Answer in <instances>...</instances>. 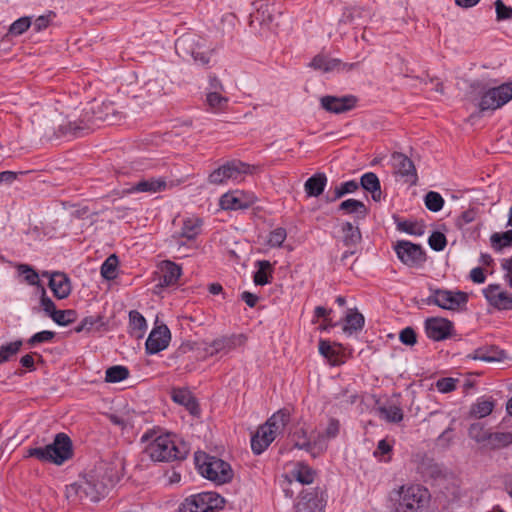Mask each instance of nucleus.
<instances>
[{
    "label": "nucleus",
    "instance_id": "47",
    "mask_svg": "<svg viewBox=\"0 0 512 512\" xmlns=\"http://www.w3.org/2000/svg\"><path fill=\"white\" fill-rule=\"evenodd\" d=\"M491 243H492V246L497 250H501L502 248L511 245L512 244V230H508L504 233H494L491 236Z\"/></svg>",
    "mask_w": 512,
    "mask_h": 512
},
{
    "label": "nucleus",
    "instance_id": "9",
    "mask_svg": "<svg viewBox=\"0 0 512 512\" xmlns=\"http://www.w3.org/2000/svg\"><path fill=\"white\" fill-rule=\"evenodd\" d=\"M224 498L215 492H203L187 497L180 505V512H215L223 508Z\"/></svg>",
    "mask_w": 512,
    "mask_h": 512
},
{
    "label": "nucleus",
    "instance_id": "27",
    "mask_svg": "<svg viewBox=\"0 0 512 512\" xmlns=\"http://www.w3.org/2000/svg\"><path fill=\"white\" fill-rule=\"evenodd\" d=\"M326 184V175L324 173H316L305 182V192L309 197H318L323 193Z\"/></svg>",
    "mask_w": 512,
    "mask_h": 512
},
{
    "label": "nucleus",
    "instance_id": "64",
    "mask_svg": "<svg viewBox=\"0 0 512 512\" xmlns=\"http://www.w3.org/2000/svg\"><path fill=\"white\" fill-rule=\"evenodd\" d=\"M109 419L114 425H117V426L121 427L122 429L131 425L130 421L121 415L111 414V415H109Z\"/></svg>",
    "mask_w": 512,
    "mask_h": 512
},
{
    "label": "nucleus",
    "instance_id": "48",
    "mask_svg": "<svg viewBox=\"0 0 512 512\" xmlns=\"http://www.w3.org/2000/svg\"><path fill=\"white\" fill-rule=\"evenodd\" d=\"M22 346V341L18 340L15 342L2 345L0 347V364L8 361L13 355H15Z\"/></svg>",
    "mask_w": 512,
    "mask_h": 512
},
{
    "label": "nucleus",
    "instance_id": "6",
    "mask_svg": "<svg viewBox=\"0 0 512 512\" xmlns=\"http://www.w3.org/2000/svg\"><path fill=\"white\" fill-rule=\"evenodd\" d=\"M195 461L202 476L217 484L228 483L233 478V470L222 459L208 456L205 453H196Z\"/></svg>",
    "mask_w": 512,
    "mask_h": 512
},
{
    "label": "nucleus",
    "instance_id": "44",
    "mask_svg": "<svg viewBox=\"0 0 512 512\" xmlns=\"http://www.w3.org/2000/svg\"><path fill=\"white\" fill-rule=\"evenodd\" d=\"M52 320L60 326H67L73 323L77 314L74 310H56L53 314H51Z\"/></svg>",
    "mask_w": 512,
    "mask_h": 512
},
{
    "label": "nucleus",
    "instance_id": "14",
    "mask_svg": "<svg viewBox=\"0 0 512 512\" xmlns=\"http://www.w3.org/2000/svg\"><path fill=\"white\" fill-rule=\"evenodd\" d=\"M247 337L244 334H233L230 336H223L206 343L204 351L207 355L213 356L218 353L227 354L230 351L245 345Z\"/></svg>",
    "mask_w": 512,
    "mask_h": 512
},
{
    "label": "nucleus",
    "instance_id": "29",
    "mask_svg": "<svg viewBox=\"0 0 512 512\" xmlns=\"http://www.w3.org/2000/svg\"><path fill=\"white\" fill-rule=\"evenodd\" d=\"M340 432V422L335 418L328 421L325 430L317 436L318 448L323 451L327 448V441L334 439Z\"/></svg>",
    "mask_w": 512,
    "mask_h": 512
},
{
    "label": "nucleus",
    "instance_id": "41",
    "mask_svg": "<svg viewBox=\"0 0 512 512\" xmlns=\"http://www.w3.org/2000/svg\"><path fill=\"white\" fill-rule=\"evenodd\" d=\"M129 370L120 365L112 366L106 370L105 381L108 383H117L127 379Z\"/></svg>",
    "mask_w": 512,
    "mask_h": 512
},
{
    "label": "nucleus",
    "instance_id": "21",
    "mask_svg": "<svg viewBox=\"0 0 512 512\" xmlns=\"http://www.w3.org/2000/svg\"><path fill=\"white\" fill-rule=\"evenodd\" d=\"M323 109L330 113H344L353 109L357 99L355 96L348 95L343 97L324 96L320 100Z\"/></svg>",
    "mask_w": 512,
    "mask_h": 512
},
{
    "label": "nucleus",
    "instance_id": "26",
    "mask_svg": "<svg viewBox=\"0 0 512 512\" xmlns=\"http://www.w3.org/2000/svg\"><path fill=\"white\" fill-rule=\"evenodd\" d=\"M168 188V183L164 178H149L137 182L132 188V192L157 193Z\"/></svg>",
    "mask_w": 512,
    "mask_h": 512
},
{
    "label": "nucleus",
    "instance_id": "49",
    "mask_svg": "<svg viewBox=\"0 0 512 512\" xmlns=\"http://www.w3.org/2000/svg\"><path fill=\"white\" fill-rule=\"evenodd\" d=\"M30 26L31 19L29 17H21L10 25L9 34L19 36L27 31Z\"/></svg>",
    "mask_w": 512,
    "mask_h": 512
},
{
    "label": "nucleus",
    "instance_id": "56",
    "mask_svg": "<svg viewBox=\"0 0 512 512\" xmlns=\"http://www.w3.org/2000/svg\"><path fill=\"white\" fill-rule=\"evenodd\" d=\"M400 341L407 346H413L417 342V335L413 328L406 327L399 334Z\"/></svg>",
    "mask_w": 512,
    "mask_h": 512
},
{
    "label": "nucleus",
    "instance_id": "23",
    "mask_svg": "<svg viewBox=\"0 0 512 512\" xmlns=\"http://www.w3.org/2000/svg\"><path fill=\"white\" fill-rule=\"evenodd\" d=\"M282 12L275 5H263L257 11V19L270 30H275L280 25Z\"/></svg>",
    "mask_w": 512,
    "mask_h": 512
},
{
    "label": "nucleus",
    "instance_id": "7",
    "mask_svg": "<svg viewBox=\"0 0 512 512\" xmlns=\"http://www.w3.org/2000/svg\"><path fill=\"white\" fill-rule=\"evenodd\" d=\"M397 493L398 512H420L430 500L429 491L419 484L402 485Z\"/></svg>",
    "mask_w": 512,
    "mask_h": 512
},
{
    "label": "nucleus",
    "instance_id": "37",
    "mask_svg": "<svg viewBox=\"0 0 512 512\" xmlns=\"http://www.w3.org/2000/svg\"><path fill=\"white\" fill-rule=\"evenodd\" d=\"M319 352L333 366H338L342 363L338 351L336 350L335 346L330 344L329 341L321 340L319 342Z\"/></svg>",
    "mask_w": 512,
    "mask_h": 512
},
{
    "label": "nucleus",
    "instance_id": "61",
    "mask_svg": "<svg viewBox=\"0 0 512 512\" xmlns=\"http://www.w3.org/2000/svg\"><path fill=\"white\" fill-rule=\"evenodd\" d=\"M52 16H54L53 13H50L48 15H41L39 16L35 21H34V29L39 32V31H42L44 29H46L50 22H51V18Z\"/></svg>",
    "mask_w": 512,
    "mask_h": 512
},
{
    "label": "nucleus",
    "instance_id": "24",
    "mask_svg": "<svg viewBox=\"0 0 512 512\" xmlns=\"http://www.w3.org/2000/svg\"><path fill=\"white\" fill-rule=\"evenodd\" d=\"M159 270L161 274V286H170L176 284L182 273L181 267L169 260L162 261L159 266Z\"/></svg>",
    "mask_w": 512,
    "mask_h": 512
},
{
    "label": "nucleus",
    "instance_id": "52",
    "mask_svg": "<svg viewBox=\"0 0 512 512\" xmlns=\"http://www.w3.org/2000/svg\"><path fill=\"white\" fill-rule=\"evenodd\" d=\"M428 243L433 250L442 251L445 248L447 241L443 233L436 231L430 235Z\"/></svg>",
    "mask_w": 512,
    "mask_h": 512
},
{
    "label": "nucleus",
    "instance_id": "19",
    "mask_svg": "<svg viewBox=\"0 0 512 512\" xmlns=\"http://www.w3.org/2000/svg\"><path fill=\"white\" fill-rule=\"evenodd\" d=\"M202 220L198 217H188L183 220V224L180 232L172 235V242L178 246L179 251L185 243L182 241L183 238L187 240H194L202 230Z\"/></svg>",
    "mask_w": 512,
    "mask_h": 512
},
{
    "label": "nucleus",
    "instance_id": "28",
    "mask_svg": "<svg viewBox=\"0 0 512 512\" xmlns=\"http://www.w3.org/2000/svg\"><path fill=\"white\" fill-rule=\"evenodd\" d=\"M360 184L363 189L370 192L372 194V198L374 201L381 200V186L380 181L377 175L373 172H368L362 175L360 179Z\"/></svg>",
    "mask_w": 512,
    "mask_h": 512
},
{
    "label": "nucleus",
    "instance_id": "59",
    "mask_svg": "<svg viewBox=\"0 0 512 512\" xmlns=\"http://www.w3.org/2000/svg\"><path fill=\"white\" fill-rule=\"evenodd\" d=\"M457 380L453 378H442L436 382V388L441 393H449L456 388Z\"/></svg>",
    "mask_w": 512,
    "mask_h": 512
},
{
    "label": "nucleus",
    "instance_id": "57",
    "mask_svg": "<svg viewBox=\"0 0 512 512\" xmlns=\"http://www.w3.org/2000/svg\"><path fill=\"white\" fill-rule=\"evenodd\" d=\"M55 336V333L52 331L44 330L34 334L29 340L28 344L33 346L39 343L49 342Z\"/></svg>",
    "mask_w": 512,
    "mask_h": 512
},
{
    "label": "nucleus",
    "instance_id": "20",
    "mask_svg": "<svg viewBox=\"0 0 512 512\" xmlns=\"http://www.w3.org/2000/svg\"><path fill=\"white\" fill-rule=\"evenodd\" d=\"M453 323L446 318L432 317L425 321L427 336L434 341H441L451 335Z\"/></svg>",
    "mask_w": 512,
    "mask_h": 512
},
{
    "label": "nucleus",
    "instance_id": "62",
    "mask_svg": "<svg viewBox=\"0 0 512 512\" xmlns=\"http://www.w3.org/2000/svg\"><path fill=\"white\" fill-rule=\"evenodd\" d=\"M397 227L400 231L406 232L408 234H420V231L417 230V225L409 221L400 222L398 223Z\"/></svg>",
    "mask_w": 512,
    "mask_h": 512
},
{
    "label": "nucleus",
    "instance_id": "50",
    "mask_svg": "<svg viewBox=\"0 0 512 512\" xmlns=\"http://www.w3.org/2000/svg\"><path fill=\"white\" fill-rule=\"evenodd\" d=\"M296 512H322V509L316 498H310L300 500L296 505Z\"/></svg>",
    "mask_w": 512,
    "mask_h": 512
},
{
    "label": "nucleus",
    "instance_id": "30",
    "mask_svg": "<svg viewBox=\"0 0 512 512\" xmlns=\"http://www.w3.org/2000/svg\"><path fill=\"white\" fill-rule=\"evenodd\" d=\"M291 475L299 483L308 485L314 481L315 471L308 465L302 462H298L291 471Z\"/></svg>",
    "mask_w": 512,
    "mask_h": 512
},
{
    "label": "nucleus",
    "instance_id": "11",
    "mask_svg": "<svg viewBox=\"0 0 512 512\" xmlns=\"http://www.w3.org/2000/svg\"><path fill=\"white\" fill-rule=\"evenodd\" d=\"M204 42V39L198 35L186 34L176 40L175 49L183 59L192 57L196 63L206 65L209 63V56L199 51L204 46Z\"/></svg>",
    "mask_w": 512,
    "mask_h": 512
},
{
    "label": "nucleus",
    "instance_id": "45",
    "mask_svg": "<svg viewBox=\"0 0 512 512\" xmlns=\"http://www.w3.org/2000/svg\"><path fill=\"white\" fill-rule=\"evenodd\" d=\"M364 325V317L358 312L349 313L345 318V325L343 330L345 332H352L360 330Z\"/></svg>",
    "mask_w": 512,
    "mask_h": 512
},
{
    "label": "nucleus",
    "instance_id": "1",
    "mask_svg": "<svg viewBox=\"0 0 512 512\" xmlns=\"http://www.w3.org/2000/svg\"><path fill=\"white\" fill-rule=\"evenodd\" d=\"M120 471V463L100 462L66 487V497L71 501L98 502L119 480Z\"/></svg>",
    "mask_w": 512,
    "mask_h": 512
},
{
    "label": "nucleus",
    "instance_id": "35",
    "mask_svg": "<svg viewBox=\"0 0 512 512\" xmlns=\"http://www.w3.org/2000/svg\"><path fill=\"white\" fill-rule=\"evenodd\" d=\"M499 354L500 353L492 347H481L469 354L468 358L485 362H496L500 361L502 358Z\"/></svg>",
    "mask_w": 512,
    "mask_h": 512
},
{
    "label": "nucleus",
    "instance_id": "10",
    "mask_svg": "<svg viewBox=\"0 0 512 512\" xmlns=\"http://www.w3.org/2000/svg\"><path fill=\"white\" fill-rule=\"evenodd\" d=\"M428 305H436L445 310H459L468 302V294L462 291L430 288V295L425 300Z\"/></svg>",
    "mask_w": 512,
    "mask_h": 512
},
{
    "label": "nucleus",
    "instance_id": "38",
    "mask_svg": "<svg viewBox=\"0 0 512 512\" xmlns=\"http://www.w3.org/2000/svg\"><path fill=\"white\" fill-rule=\"evenodd\" d=\"M343 242L346 246H353L360 242L361 233L357 226L352 225L350 222H345L342 225Z\"/></svg>",
    "mask_w": 512,
    "mask_h": 512
},
{
    "label": "nucleus",
    "instance_id": "8",
    "mask_svg": "<svg viewBox=\"0 0 512 512\" xmlns=\"http://www.w3.org/2000/svg\"><path fill=\"white\" fill-rule=\"evenodd\" d=\"M255 167L240 160H232L213 170L208 181L214 185L226 184L229 181L241 182L248 174H253Z\"/></svg>",
    "mask_w": 512,
    "mask_h": 512
},
{
    "label": "nucleus",
    "instance_id": "40",
    "mask_svg": "<svg viewBox=\"0 0 512 512\" xmlns=\"http://www.w3.org/2000/svg\"><path fill=\"white\" fill-rule=\"evenodd\" d=\"M339 65H340L339 60L328 59L323 55L315 56L310 63L311 67H313L315 69L322 70L324 72L332 71V70L336 69Z\"/></svg>",
    "mask_w": 512,
    "mask_h": 512
},
{
    "label": "nucleus",
    "instance_id": "25",
    "mask_svg": "<svg viewBox=\"0 0 512 512\" xmlns=\"http://www.w3.org/2000/svg\"><path fill=\"white\" fill-rule=\"evenodd\" d=\"M172 399L174 402L184 406L192 415L199 414V405L189 390L174 389Z\"/></svg>",
    "mask_w": 512,
    "mask_h": 512
},
{
    "label": "nucleus",
    "instance_id": "18",
    "mask_svg": "<svg viewBox=\"0 0 512 512\" xmlns=\"http://www.w3.org/2000/svg\"><path fill=\"white\" fill-rule=\"evenodd\" d=\"M171 340L170 330L166 325H159L152 329L150 332L145 348L148 354H156L166 349Z\"/></svg>",
    "mask_w": 512,
    "mask_h": 512
},
{
    "label": "nucleus",
    "instance_id": "63",
    "mask_svg": "<svg viewBox=\"0 0 512 512\" xmlns=\"http://www.w3.org/2000/svg\"><path fill=\"white\" fill-rule=\"evenodd\" d=\"M470 279L477 284H481L485 282L486 276L484 274V271L480 267L473 268L470 271Z\"/></svg>",
    "mask_w": 512,
    "mask_h": 512
},
{
    "label": "nucleus",
    "instance_id": "4",
    "mask_svg": "<svg viewBox=\"0 0 512 512\" xmlns=\"http://www.w3.org/2000/svg\"><path fill=\"white\" fill-rule=\"evenodd\" d=\"M73 455L72 441L65 433H58L54 441L45 447L30 448L27 451L28 457H34L42 462H50L62 465Z\"/></svg>",
    "mask_w": 512,
    "mask_h": 512
},
{
    "label": "nucleus",
    "instance_id": "34",
    "mask_svg": "<svg viewBox=\"0 0 512 512\" xmlns=\"http://www.w3.org/2000/svg\"><path fill=\"white\" fill-rule=\"evenodd\" d=\"M339 210L345 214H356L361 218L367 215V208L365 204L356 199H347L339 205Z\"/></svg>",
    "mask_w": 512,
    "mask_h": 512
},
{
    "label": "nucleus",
    "instance_id": "39",
    "mask_svg": "<svg viewBox=\"0 0 512 512\" xmlns=\"http://www.w3.org/2000/svg\"><path fill=\"white\" fill-rule=\"evenodd\" d=\"M118 257L115 254L110 255L101 266V275L107 280H113L117 277Z\"/></svg>",
    "mask_w": 512,
    "mask_h": 512
},
{
    "label": "nucleus",
    "instance_id": "5",
    "mask_svg": "<svg viewBox=\"0 0 512 512\" xmlns=\"http://www.w3.org/2000/svg\"><path fill=\"white\" fill-rule=\"evenodd\" d=\"M289 421L284 410L274 413L264 425L260 426L251 439V448L255 454H261L281 433Z\"/></svg>",
    "mask_w": 512,
    "mask_h": 512
},
{
    "label": "nucleus",
    "instance_id": "22",
    "mask_svg": "<svg viewBox=\"0 0 512 512\" xmlns=\"http://www.w3.org/2000/svg\"><path fill=\"white\" fill-rule=\"evenodd\" d=\"M43 276L49 277V287L55 297L65 299L69 296L71 292L70 280L64 273L54 272L49 274L45 272Z\"/></svg>",
    "mask_w": 512,
    "mask_h": 512
},
{
    "label": "nucleus",
    "instance_id": "42",
    "mask_svg": "<svg viewBox=\"0 0 512 512\" xmlns=\"http://www.w3.org/2000/svg\"><path fill=\"white\" fill-rule=\"evenodd\" d=\"M381 418L391 423H398L403 419V412L401 408L390 405L379 408Z\"/></svg>",
    "mask_w": 512,
    "mask_h": 512
},
{
    "label": "nucleus",
    "instance_id": "46",
    "mask_svg": "<svg viewBox=\"0 0 512 512\" xmlns=\"http://www.w3.org/2000/svg\"><path fill=\"white\" fill-rule=\"evenodd\" d=\"M425 205L428 210L438 212L444 206V199L438 192L430 191L425 196Z\"/></svg>",
    "mask_w": 512,
    "mask_h": 512
},
{
    "label": "nucleus",
    "instance_id": "55",
    "mask_svg": "<svg viewBox=\"0 0 512 512\" xmlns=\"http://www.w3.org/2000/svg\"><path fill=\"white\" fill-rule=\"evenodd\" d=\"M358 183L354 180L347 181L341 184L339 187L335 189V199H339L345 194L353 193L358 189Z\"/></svg>",
    "mask_w": 512,
    "mask_h": 512
},
{
    "label": "nucleus",
    "instance_id": "12",
    "mask_svg": "<svg viewBox=\"0 0 512 512\" xmlns=\"http://www.w3.org/2000/svg\"><path fill=\"white\" fill-rule=\"evenodd\" d=\"M512 100V83L502 84L488 89L481 96L479 108L481 111L496 110Z\"/></svg>",
    "mask_w": 512,
    "mask_h": 512
},
{
    "label": "nucleus",
    "instance_id": "53",
    "mask_svg": "<svg viewBox=\"0 0 512 512\" xmlns=\"http://www.w3.org/2000/svg\"><path fill=\"white\" fill-rule=\"evenodd\" d=\"M287 237L286 230L284 228H276L269 234L268 243L272 247H280Z\"/></svg>",
    "mask_w": 512,
    "mask_h": 512
},
{
    "label": "nucleus",
    "instance_id": "60",
    "mask_svg": "<svg viewBox=\"0 0 512 512\" xmlns=\"http://www.w3.org/2000/svg\"><path fill=\"white\" fill-rule=\"evenodd\" d=\"M41 306L43 310L46 312V314L50 317L51 314H53L57 310L54 302L49 297L46 296L44 288H42Z\"/></svg>",
    "mask_w": 512,
    "mask_h": 512
},
{
    "label": "nucleus",
    "instance_id": "51",
    "mask_svg": "<svg viewBox=\"0 0 512 512\" xmlns=\"http://www.w3.org/2000/svg\"><path fill=\"white\" fill-rule=\"evenodd\" d=\"M129 322L134 330H139L140 332H143L147 327L145 318L136 310L129 312Z\"/></svg>",
    "mask_w": 512,
    "mask_h": 512
},
{
    "label": "nucleus",
    "instance_id": "3",
    "mask_svg": "<svg viewBox=\"0 0 512 512\" xmlns=\"http://www.w3.org/2000/svg\"><path fill=\"white\" fill-rule=\"evenodd\" d=\"M141 440L146 443L145 452L153 461L165 462L186 457V450L178 447L170 434L149 431Z\"/></svg>",
    "mask_w": 512,
    "mask_h": 512
},
{
    "label": "nucleus",
    "instance_id": "31",
    "mask_svg": "<svg viewBox=\"0 0 512 512\" xmlns=\"http://www.w3.org/2000/svg\"><path fill=\"white\" fill-rule=\"evenodd\" d=\"M292 438L295 446L299 449L310 450L312 448H318L317 438L312 440L311 437L308 435V430L305 429L304 427L298 428L293 433Z\"/></svg>",
    "mask_w": 512,
    "mask_h": 512
},
{
    "label": "nucleus",
    "instance_id": "17",
    "mask_svg": "<svg viewBox=\"0 0 512 512\" xmlns=\"http://www.w3.org/2000/svg\"><path fill=\"white\" fill-rule=\"evenodd\" d=\"M392 161L395 173L403 177L410 186H415L418 182V175L413 161L401 152H394Z\"/></svg>",
    "mask_w": 512,
    "mask_h": 512
},
{
    "label": "nucleus",
    "instance_id": "2",
    "mask_svg": "<svg viewBox=\"0 0 512 512\" xmlns=\"http://www.w3.org/2000/svg\"><path fill=\"white\" fill-rule=\"evenodd\" d=\"M122 119V115L116 110L113 103L93 102L79 121H69L59 127L61 136H80L86 130H92L99 122H109L115 124Z\"/></svg>",
    "mask_w": 512,
    "mask_h": 512
},
{
    "label": "nucleus",
    "instance_id": "32",
    "mask_svg": "<svg viewBox=\"0 0 512 512\" xmlns=\"http://www.w3.org/2000/svg\"><path fill=\"white\" fill-rule=\"evenodd\" d=\"M488 445L492 449H502L512 444V432H493L486 437Z\"/></svg>",
    "mask_w": 512,
    "mask_h": 512
},
{
    "label": "nucleus",
    "instance_id": "58",
    "mask_svg": "<svg viewBox=\"0 0 512 512\" xmlns=\"http://www.w3.org/2000/svg\"><path fill=\"white\" fill-rule=\"evenodd\" d=\"M497 20H505L512 17V8L507 7L502 0L495 1Z\"/></svg>",
    "mask_w": 512,
    "mask_h": 512
},
{
    "label": "nucleus",
    "instance_id": "43",
    "mask_svg": "<svg viewBox=\"0 0 512 512\" xmlns=\"http://www.w3.org/2000/svg\"><path fill=\"white\" fill-rule=\"evenodd\" d=\"M259 269L254 274V283L256 285H266L270 282L268 272H271L272 266L269 261L263 260L258 262Z\"/></svg>",
    "mask_w": 512,
    "mask_h": 512
},
{
    "label": "nucleus",
    "instance_id": "36",
    "mask_svg": "<svg viewBox=\"0 0 512 512\" xmlns=\"http://www.w3.org/2000/svg\"><path fill=\"white\" fill-rule=\"evenodd\" d=\"M495 407V403L490 399H479L474 405H472L470 414L478 419L484 418L490 415Z\"/></svg>",
    "mask_w": 512,
    "mask_h": 512
},
{
    "label": "nucleus",
    "instance_id": "33",
    "mask_svg": "<svg viewBox=\"0 0 512 512\" xmlns=\"http://www.w3.org/2000/svg\"><path fill=\"white\" fill-rule=\"evenodd\" d=\"M229 99L222 96L218 91H211L206 95V103L214 113L223 112L228 107Z\"/></svg>",
    "mask_w": 512,
    "mask_h": 512
},
{
    "label": "nucleus",
    "instance_id": "54",
    "mask_svg": "<svg viewBox=\"0 0 512 512\" xmlns=\"http://www.w3.org/2000/svg\"><path fill=\"white\" fill-rule=\"evenodd\" d=\"M18 271L24 275L25 280L30 285H37L39 283L38 274L28 265H19Z\"/></svg>",
    "mask_w": 512,
    "mask_h": 512
},
{
    "label": "nucleus",
    "instance_id": "16",
    "mask_svg": "<svg viewBox=\"0 0 512 512\" xmlns=\"http://www.w3.org/2000/svg\"><path fill=\"white\" fill-rule=\"evenodd\" d=\"M483 295L490 306L497 310H512V293L505 291L499 284H489L483 289Z\"/></svg>",
    "mask_w": 512,
    "mask_h": 512
},
{
    "label": "nucleus",
    "instance_id": "13",
    "mask_svg": "<svg viewBox=\"0 0 512 512\" xmlns=\"http://www.w3.org/2000/svg\"><path fill=\"white\" fill-rule=\"evenodd\" d=\"M399 260L408 267H420L426 261V254L419 244L399 240L394 245Z\"/></svg>",
    "mask_w": 512,
    "mask_h": 512
},
{
    "label": "nucleus",
    "instance_id": "15",
    "mask_svg": "<svg viewBox=\"0 0 512 512\" xmlns=\"http://www.w3.org/2000/svg\"><path fill=\"white\" fill-rule=\"evenodd\" d=\"M256 200L257 198L253 193L235 190L223 194L219 205L224 210H240L249 208Z\"/></svg>",
    "mask_w": 512,
    "mask_h": 512
}]
</instances>
